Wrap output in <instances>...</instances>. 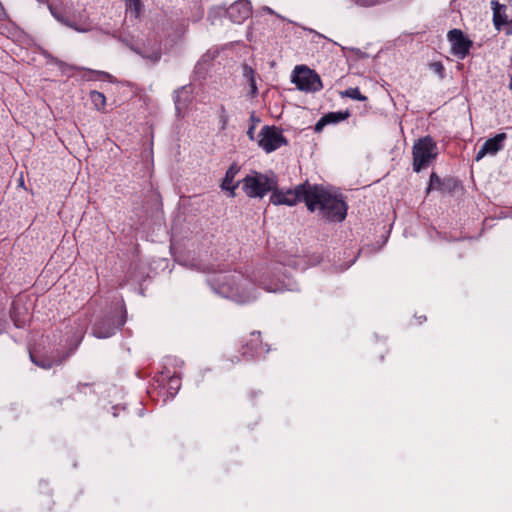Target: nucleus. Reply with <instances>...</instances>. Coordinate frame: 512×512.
<instances>
[{
    "mask_svg": "<svg viewBox=\"0 0 512 512\" xmlns=\"http://www.w3.org/2000/svg\"><path fill=\"white\" fill-rule=\"evenodd\" d=\"M270 202L276 206H294L304 202L310 212H318L322 219L330 222H342L347 215V204L341 195L308 181L293 189L279 188L277 184L270 195Z\"/></svg>",
    "mask_w": 512,
    "mask_h": 512,
    "instance_id": "f257e3e1",
    "label": "nucleus"
},
{
    "mask_svg": "<svg viewBox=\"0 0 512 512\" xmlns=\"http://www.w3.org/2000/svg\"><path fill=\"white\" fill-rule=\"evenodd\" d=\"M208 283L213 291L222 297L232 299L233 301L245 304L256 298L248 292L251 283L240 272H219L209 277Z\"/></svg>",
    "mask_w": 512,
    "mask_h": 512,
    "instance_id": "f03ea898",
    "label": "nucleus"
},
{
    "mask_svg": "<svg viewBox=\"0 0 512 512\" xmlns=\"http://www.w3.org/2000/svg\"><path fill=\"white\" fill-rule=\"evenodd\" d=\"M242 183V189L249 198L262 199L267 193H273L277 185V177L273 172L260 173L252 171L246 175Z\"/></svg>",
    "mask_w": 512,
    "mask_h": 512,
    "instance_id": "7ed1b4c3",
    "label": "nucleus"
},
{
    "mask_svg": "<svg viewBox=\"0 0 512 512\" xmlns=\"http://www.w3.org/2000/svg\"><path fill=\"white\" fill-rule=\"evenodd\" d=\"M412 154L413 170L420 172L436 159L438 155L437 144L430 136H425L414 143Z\"/></svg>",
    "mask_w": 512,
    "mask_h": 512,
    "instance_id": "20e7f679",
    "label": "nucleus"
},
{
    "mask_svg": "<svg viewBox=\"0 0 512 512\" xmlns=\"http://www.w3.org/2000/svg\"><path fill=\"white\" fill-rule=\"evenodd\" d=\"M292 82L305 92H318L323 88L320 76L306 66H296Z\"/></svg>",
    "mask_w": 512,
    "mask_h": 512,
    "instance_id": "39448f33",
    "label": "nucleus"
},
{
    "mask_svg": "<svg viewBox=\"0 0 512 512\" xmlns=\"http://www.w3.org/2000/svg\"><path fill=\"white\" fill-rule=\"evenodd\" d=\"M258 137V145L266 153H271L287 144V140L283 136L282 131L275 126L266 125L262 127Z\"/></svg>",
    "mask_w": 512,
    "mask_h": 512,
    "instance_id": "423d86ee",
    "label": "nucleus"
},
{
    "mask_svg": "<svg viewBox=\"0 0 512 512\" xmlns=\"http://www.w3.org/2000/svg\"><path fill=\"white\" fill-rule=\"evenodd\" d=\"M126 322L124 316L116 320L115 316H106L96 322L92 328V333L96 338L105 339L113 336L116 331Z\"/></svg>",
    "mask_w": 512,
    "mask_h": 512,
    "instance_id": "0eeeda50",
    "label": "nucleus"
},
{
    "mask_svg": "<svg viewBox=\"0 0 512 512\" xmlns=\"http://www.w3.org/2000/svg\"><path fill=\"white\" fill-rule=\"evenodd\" d=\"M448 41L451 44V53L459 59H464L470 51L472 41L468 39L462 30L452 29L447 34Z\"/></svg>",
    "mask_w": 512,
    "mask_h": 512,
    "instance_id": "6e6552de",
    "label": "nucleus"
},
{
    "mask_svg": "<svg viewBox=\"0 0 512 512\" xmlns=\"http://www.w3.org/2000/svg\"><path fill=\"white\" fill-rule=\"evenodd\" d=\"M269 349L267 345H264L260 340V332H252L249 340L242 347V357L245 360H251L256 357H260L268 353Z\"/></svg>",
    "mask_w": 512,
    "mask_h": 512,
    "instance_id": "1a4fd4ad",
    "label": "nucleus"
},
{
    "mask_svg": "<svg viewBox=\"0 0 512 512\" xmlns=\"http://www.w3.org/2000/svg\"><path fill=\"white\" fill-rule=\"evenodd\" d=\"M222 10L233 23L237 24L243 23L252 14L251 3L247 0H238L231 4L229 8Z\"/></svg>",
    "mask_w": 512,
    "mask_h": 512,
    "instance_id": "9d476101",
    "label": "nucleus"
},
{
    "mask_svg": "<svg viewBox=\"0 0 512 512\" xmlns=\"http://www.w3.org/2000/svg\"><path fill=\"white\" fill-rule=\"evenodd\" d=\"M506 133H499L493 138L487 139L475 156L476 161H480L486 155H496L504 148V141L506 140Z\"/></svg>",
    "mask_w": 512,
    "mask_h": 512,
    "instance_id": "9b49d317",
    "label": "nucleus"
},
{
    "mask_svg": "<svg viewBox=\"0 0 512 512\" xmlns=\"http://www.w3.org/2000/svg\"><path fill=\"white\" fill-rule=\"evenodd\" d=\"M191 85H184L174 92V104L178 116L185 110L192 101Z\"/></svg>",
    "mask_w": 512,
    "mask_h": 512,
    "instance_id": "f8f14e48",
    "label": "nucleus"
},
{
    "mask_svg": "<svg viewBox=\"0 0 512 512\" xmlns=\"http://www.w3.org/2000/svg\"><path fill=\"white\" fill-rule=\"evenodd\" d=\"M491 7L493 10V23L495 28L499 31L502 26L506 25L508 21V16L506 15L507 7L505 5L500 4L496 0L491 1Z\"/></svg>",
    "mask_w": 512,
    "mask_h": 512,
    "instance_id": "ddd939ff",
    "label": "nucleus"
},
{
    "mask_svg": "<svg viewBox=\"0 0 512 512\" xmlns=\"http://www.w3.org/2000/svg\"><path fill=\"white\" fill-rule=\"evenodd\" d=\"M239 172V167L236 164H232L226 171L225 177L221 183V189L230 192V197H235V189L239 183L233 184L235 176Z\"/></svg>",
    "mask_w": 512,
    "mask_h": 512,
    "instance_id": "4468645a",
    "label": "nucleus"
},
{
    "mask_svg": "<svg viewBox=\"0 0 512 512\" xmlns=\"http://www.w3.org/2000/svg\"><path fill=\"white\" fill-rule=\"evenodd\" d=\"M258 285L267 292H282L284 290H291L289 284H285L283 281H272L266 278L257 279Z\"/></svg>",
    "mask_w": 512,
    "mask_h": 512,
    "instance_id": "2eb2a0df",
    "label": "nucleus"
},
{
    "mask_svg": "<svg viewBox=\"0 0 512 512\" xmlns=\"http://www.w3.org/2000/svg\"><path fill=\"white\" fill-rule=\"evenodd\" d=\"M22 310H24V308L21 307L20 301H13L10 314L15 326L18 328L23 327L27 321V312L25 311V313H23Z\"/></svg>",
    "mask_w": 512,
    "mask_h": 512,
    "instance_id": "dca6fc26",
    "label": "nucleus"
},
{
    "mask_svg": "<svg viewBox=\"0 0 512 512\" xmlns=\"http://www.w3.org/2000/svg\"><path fill=\"white\" fill-rule=\"evenodd\" d=\"M70 353H67L63 358H36L33 354H30V358L33 363H35L37 366L43 368V369H50L54 365L61 364L67 357H69Z\"/></svg>",
    "mask_w": 512,
    "mask_h": 512,
    "instance_id": "f3484780",
    "label": "nucleus"
},
{
    "mask_svg": "<svg viewBox=\"0 0 512 512\" xmlns=\"http://www.w3.org/2000/svg\"><path fill=\"white\" fill-rule=\"evenodd\" d=\"M244 76L249 79V85H250V94L251 96H256L258 93L255 77H254V71L251 67L248 65L244 66Z\"/></svg>",
    "mask_w": 512,
    "mask_h": 512,
    "instance_id": "a211bd4d",
    "label": "nucleus"
},
{
    "mask_svg": "<svg viewBox=\"0 0 512 512\" xmlns=\"http://www.w3.org/2000/svg\"><path fill=\"white\" fill-rule=\"evenodd\" d=\"M324 117L328 124H335L347 119L349 117V112H329L328 114L324 115Z\"/></svg>",
    "mask_w": 512,
    "mask_h": 512,
    "instance_id": "6ab92c4d",
    "label": "nucleus"
},
{
    "mask_svg": "<svg viewBox=\"0 0 512 512\" xmlns=\"http://www.w3.org/2000/svg\"><path fill=\"white\" fill-rule=\"evenodd\" d=\"M90 99L97 110H102L106 104V97L103 93L98 91H92L90 93Z\"/></svg>",
    "mask_w": 512,
    "mask_h": 512,
    "instance_id": "aec40b11",
    "label": "nucleus"
},
{
    "mask_svg": "<svg viewBox=\"0 0 512 512\" xmlns=\"http://www.w3.org/2000/svg\"><path fill=\"white\" fill-rule=\"evenodd\" d=\"M181 386V380L180 377L177 375L169 376L168 378V390L171 395H174L177 393V391L180 389Z\"/></svg>",
    "mask_w": 512,
    "mask_h": 512,
    "instance_id": "412c9836",
    "label": "nucleus"
},
{
    "mask_svg": "<svg viewBox=\"0 0 512 512\" xmlns=\"http://www.w3.org/2000/svg\"><path fill=\"white\" fill-rule=\"evenodd\" d=\"M343 96H346V97H349L351 99H354V100H358V101H365L367 100V97L362 95L359 88L355 87V88H349L347 90H345L343 93H342Z\"/></svg>",
    "mask_w": 512,
    "mask_h": 512,
    "instance_id": "4be33fe9",
    "label": "nucleus"
},
{
    "mask_svg": "<svg viewBox=\"0 0 512 512\" xmlns=\"http://www.w3.org/2000/svg\"><path fill=\"white\" fill-rule=\"evenodd\" d=\"M441 184V179L436 173L430 175L429 189H438Z\"/></svg>",
    "mask_w": 512,
    "mask_h": 512,
    "instance_id": "5701e85b",
    "label": "nucleus"
},
{
    "mask_svg": "<svg viewBox=\"0 0 512 512\" xmlns=\"http://www.w3.org/2000/svg\"><path fill=\"white\" fill-rule=\"evenodd\" d=\"M328 125V122L325 120V117H321L319 121L315 125V132H321L322 129Z\"/></svg>",
    "mask_w": 512,
    "mask_h": 512,
    "instance_id": "b1692460",
    "label": "nucleus"
},
{
    "mask_svg": "<svg viewBox=\"0 0 512 512\" xmlns=\"http://www.w3.org/2000/svg\"><path fill=\"white\" fill-rule=\"evenodd\" d=\"M431 68L433 69L434 72H436L440 75H442L444 72V67H443L442 63H440V62L432 63Z\"/></svg>",
    "mask_w": 512,
    "mask_h": 512,
    "instance_id": "393cba45",
    "label": "nucleus"
},
{
    "mask_svg": "<svg viewBox=\"0 0 512 512\" xmlns=\"http://www.w3.org/2000/svg\"><path fill=\"white\" fill-rule=\"evenodd\" d=\"M127 5L130 7H133L136 11H138L141 7V1L140 0H126Z\"/></svg>",
    "mask_w": 512,
    "mask_h": 512,
    "instance_id": "a878e982",
    "label": "nucleus"
},
{
    "mask_svg": "<svg viewBox=\"0 0 512 512\" xmlns=\"http://www.w3.org/2000/svg\"><path fill=\"white\" fill-rule=\"evenodd\" d=\"M254 133H255V127L254 126L249 127V129L247 131V136L249 137L250 140H254Z\"/></svg>",
    "mask_w": 512,
    "mask_h": 512,
    "instance_id": "bb28decb",
    "label": "nucleus"
},
{
    "mask_svg": "<svg viewBox=\"0 0 512 512\" xmlns=\"http://www.w3.org/2000/svg\"><path fill=\"white\" fill-rule=\"evenodd\" d=\"M51 13L61 23H64V21L66 20L64 17L60 16L59 14L54 12L52 9H51Z\"/></svg>",
    "mask_w": 512,
    "mask_h": 512,
    "instance_id": "cd10ccee",
    "label": "nucleus"
},
{
    "mask_svg": "<svg viewBox=\"0 0 512 512\" xmlns=\"http://www.w3.org/2000/svg\"><path fill=\"white\" fill-rule=\"evenodd\" d=\"M51 13L61 23H64V21L66 20L64 17L60 16L59 14L54 12L52 9H51Z\"/></svg>",
    "mask_w": 512,
    "mask_h": 512,
    "instance_id": "c85d7f7f",
    "label": "nucleus"
},
{
    "mask_svg": "<svg viewBox=\"0 0 512 512\" xmlns=\"http://www.w3.org/2000/svg\"><path fill=\"white\" fill-rule=\"evenodd\" d=\"M51 13L61 23H64V21L66 20L64 17L60 16L59 14L54 12L52 9H51Z\"/></svg>",
    "mask_w": 512,
    "mask_h": 512,
    "instance_id": "c756f323",
    "label": "nucleus"
},
{
    "mask_svg": "<svg viewBox=\"0 0 512 512\" xmlns=\"http://www.w3.org/2000/svg\"><path fill=\"white\" fill-rule=\"evenodd\" d=\"M262 11L268 13V14H271V15H276L275 11L273 9H271L270 7L268 6H264L262 7Z\"/></svg>",
    "mask_w": 512,
    "mask_h": 512,
    "instance_id": "7c9ffc66",
    "label": "nucleus"
},
{
    "mask_svg": "<svg viewBox=\"0 0 512 512\" xmlns=\"http://www.w3.org/2000/svg\"><path fill=\"white\" fill-rule=\"evenodd\" d=\"M73 29H74L75 31H77V32H80V33H84V32H87V31H88V29H86V28H82V27H79V26H77V25H75Z\"/></svg>",
    "mask_w": 512,
    "mask_h": 512,
    "instance_id": "2f4dec72",
    "label": "nucleus"
},
{
    "mask_svg": "<svg viewBox=\"0 0 512 512\" xmlns=\"http://www.w3.org/2000/svg\"><path fill=\"white\" fill-rule=\"evenodd\" d=\"M63 24H64V25H66V26H68V27H70V28H72V29H73V28H74V26L76 25V24H74V23H72V22L68 21L67 19L64 21V23H63Z\"/></svg>",
    "mask_w": 512,
    "mask_h": 512,
    "instance_id": "473e14b6",
    "label": "nucleus"
},
{
    "mask_svg": "<svg viewBox=\"0 0 512 512\" xmlns=\"http://www.w3.org/2000/svg\"><path fill=\"white\" fill-rule=\"evenodd\" d=\"M63 24H64V25H66V26H68V27H70V28H72V29H73V28H74V26L76 25V24H74V23H72V22L68 21L67 19L64 21V23H63Z\"/></svg>",
    "mask_w": 512,
    "mask_h": 512,
    "instance_id": "72a5a7b5",
    "label": "nucleus"
},
{
    "mask_svg": "<svg viewBox=\"0 0 512 512\" xmlns=\"http://www.w3.org/2000/svg\"><path fill=\"white\" fill-rule=\"evenodd\" d=\"M226 123H227V118H226V116H223V117H222V129H224V128H225Z\"/></svg>",
    "mask_w": 512,
    "mask_h": 512,
    "instance_id": "f704fd0d",
    "label": "nucleus"
},
{
    "mask_svg": "<svg viewBox=\"0 0 512 512\" xmlns=\"http://www.w3.org/2000/svg\"><path fill=\"white\" fill-rule=\"evenodd\" d=\"M239 361H240V359L237 356H234L233 358H231L232 363H238Z\"/></svg>",
    "mask_w": 512,
    "mask_h": 512,
    "instance_id": "c9c22d12",
    "label": "nucleus"
},
{
    "mask_svg": "<svg viewBox=\"0 0 512 512\" xmlns=\"http://www.w3.org/2000/svg\"><path fill=\"white\" fill-rule=\"evenodd\" d=\"M250 119L252 120V122H259V121H260L259 119H257V118L255 117L254 113H252V115H251Z\"/></svg>",
    "mask_w": 512,
    "mask_h": 512,
    "instance_id": "e433bc0d",
    "label": "nucleus"
},
{
    "mask_svg": "<svg viewBox=\"0 0 512 512\" xmlns=\"http://www.w3.org/2000/svg\"><path fill=\"white\" fill-rule=\"evenodd\" d=\"M101 75L105 76V77H110V75L106 72H100Z\"/></svg>",
    "mask_w": 512,
    "mask_h": 512,
    "instance_id": "4c0bfd02",
    "label": "nucleus"
},
{
    "mask_svg": "<svg viewBox=\"0 0 512 512\" xmlns=\"http://www.w3.org/2000/svg\"><path fill=\"white\" fill-rule=\"evenodd\" d=\"M510 5L512 6V0H510Z\"/></svg>",
    "mask_w": 512,
    "mask_h": 512,
    "instance_id": "58836bf2",
    "label": "nucleus"
},
{
    "mask_svg": "<svg viewBox=\"0 0 512 512\" xmlns=\"http://www.w3.org/2000/svg\"><path fill=\"white\" fill-rule=\"evenodd\" d=\"M511 67H512V59H511Z\"/></svg>",
    "mask_w": 512,
    "mask_h": 512,
    "instance_id": "ea45409f",
    "label": "nucleus"
}]
</instances>
